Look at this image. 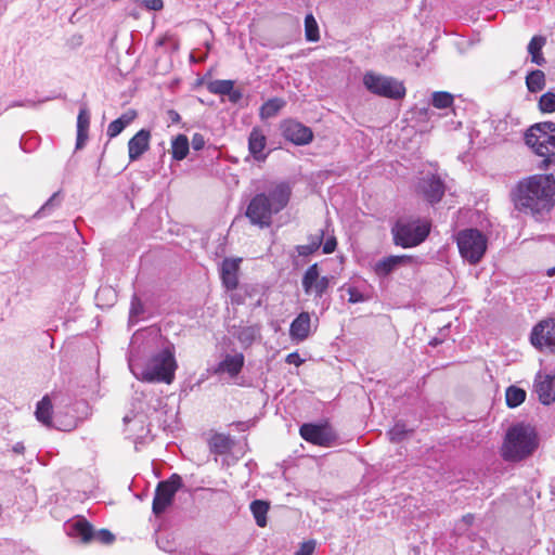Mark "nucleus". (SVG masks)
I'll use <instances>...</instances> for the list:
<instances>
[{"instance_id": "nucleus-26", "label": "nucleus", "mask_w": 555, "mask_h": 555, "mask_svg": "<svg viewBox=\"0 0 555 555\" xmlns=\"http://www.w3.org/2000/svg\"><path fill=\"white\" fill-rule=\"evenodd\" d=\"M234 446V440L224 434H216L209 440L210 451L218 455L228 454Z\"/></svg>"}, {"instance_id": "nucleus-12", "label": "nucleus", "mask_w": 555, "mask_h": 555, "mask_svg": "<svg viewBox=\"0 0 555 555\" xmlns=\"http://www.w3.org/2000/svg\"><path fill=\"white\" fill-rule=\"evenodd\" d=\"M330 283L328 276H320L318 263L309 266L301 279L305 294L313 295L315 298H321L324 295L330 287Z\"/></svg>"}, {"instance_id": "nucleus-47", "label": "nucleus", "mask_w": 555, "mask_h": 555, "mask_svg": "<svg viewBox=\"0 0 555 555\" xmlns=\"http://www.w3.org/2000/svg\"><path fill=\"white\" fill-rule=\"evenodd\" d=\"M192 147L195 151H201L205 146V139L204 135L201 133H194L191 141Z\"/></svg>"}, {"instance_id": "nucleus-16", "label": "nucleus", "mask_w": 555, "mask_h": 555, "mask_svg": "<svg viewBox=\"0 0 555 555\" xmlns=\"http://www.w3.org/2000/svg\"><path fill=\"white\" fill-rule=\"evenodd\" d=\"M412 257L406 255L388 256L373 264V271L378 278H386L396 271L400 266L411 262Z\"/></svg>"}, {"instance_id": "nucleus-48", "label": "nucleus", "mask_w": 555, "mask_h": 555, "mask_svg": "<svg viewBox=\"0 0 555 555\" xmlns=\"http://www.w3.org/2000/svg\"><path fill=\"white\" fill-rule=\"evenodd\" d=\"M228 98H229V101L233 104H236L241 101V99L243 98V93L241 90L238 89H234V86L232 87V90L230 91V93H227Z\"/></svg>"}, {"instance_id": "nucleus-24", "label": "nucleus", "mask_w": 555, "mask_h": 555, "mask_svg": "<svg viewBox=\"0 0 555 555\" xmlns=\"http://www.w3.org/2000/svg\"><path fill=\"white\" fill-rule=\"evenodd\" d=\"M90 125V114L86 106L80 107L77 117V139L76 150H80L85 146L88 140V130Z\"/></svg>"}, {"instance_id": "nucleus-46", "label": "nucleus", "mask_w": 555, "mask_h": 555, "mask_svg": "<svg viewBox=\"0 0 555 555\" xmlns=\"http://www.w3.org/2000/svg\"><path fill=\"white\" fill-rule=\"evenodd\" d=\"M337 247V241L335 236H330L326 238L325 243L322 245V250L324 254H332Z\"/></svg>"}, {"instance_id": "nucleus-9", "label": "nucleus", "mask_w": 555, "mask_h": 555, "mask_svg": "<svg viewBox=\"0 0 555 555\" xmlns=\"http://www.w3.org/2000/svg\"><path fill=\"white\" fill-rule=\"evenodd\" d=\"M182 486V478L178 474H172L169 478L159 481L154 493L153 514L156 516L162 515L172 504L176 493Z\"/></svg>"}, {"instance_id": "nucleus-2", "label": "nucleus", "mask_w": 555, "mask_h": 555, "mask_svg": "<svg viewBox=\"0 0 555 555\" xmlns=\"http://www.w3.org/2000/svg\"><path fill=\"white\" fill-rule=\"evenodd\" d=\"M292 186L286 181L272 185L266 192L255 194L245 210V217L250 224L260 229L269 228L272 217L281 212L289 203Z\"/></svg>"}, {"instance_id": "nucleus-34", "label": "nucleus", "mask_w": 555, "mask_h": 555, "mask_svg": "<svg viewBox=\"0 0 555 555\" xmlns=\"http://www.w3.org/2000/svg\"><path fill=\"white\" fill-rule=\"evenodd\" d=\"M285 101L281 98H272L262 104L260 107L261 118H270L275 116L279 111L285 106Z\"/></svg>"}, {"instance_id": "nucleus-31", "label": "nucleus", "mask_w": 555, "mask_h": 555, "mask_svg": "<svg viewBox=\"0 0 555 555\" xmlns=\"http://www.w3.org/2000/svg\"><path fill=\"white\" fill-rule=\"evenodd\" d=\"M324 238V230H320L319 233L309 236V244L297 245L296 250L299 256L307 257L315 253L322 245Z\"/></svg>"}, {"instance_id": "nucleus-33", "label": "nucleus", "mask_w": 555, "mask_h": 555, "mask_svg": "<svg viewBox=\"0 0 555 555\" xmlns=\"http://www.w3.org/2000/svg\"><path fill=\"white\" fill-rule=\"evenodd\" d=\"M526 399V391L517 386H509L505 391L506 405L511 409L519 406Z\"/></svg>"}, {"instance_id": "nucleus-37", "label": "nucleus", "mask_w": 555, "mask_h": 555, "mask_svg": "<svg viewBox=\"0 0 555 555\" xmlns=\"http://www.w3.org/2000/svg\"><path fill=\"white\" fill-rule=\"evenodd\" d=\"M454 98L447 91H436L431 96V104L434 107L443 109L452 106Z\"/></svg>"}, {"instance_id": "nucleus-20", "label": "nucleus", "mask_w": 555, "mask_h": 555, "mask_svg": "<svg viewBox=\"0 0 555 555\" xmlns=\"http://www.w3.org/2000/svg\"><path fill=\"white\" fill-rule=\"evenodd\" d=\"M311 318L308 312H300L291 323L289 336L295 341H304L309 337Z\"/></svg>"}, {"instance_id": "nucleus-43", "label": "nucleus", "mask_w": 555, "mask_h": 555, "mask_svg": "<svg viewBox=\"0 0 555 555\" xmlns=\"http://www.w3.org/2000/svg\"><path fill=\"white\" fill-rule=\"evenodd\" d=\"M92 540L99 541L103 544H109L115 540V537L109 530L101 529L99 531H94Z\"/></svg>"}, {"instance_id": "nucleus-52", "label": "nucleus", "mask_w": 555, "mask_h": 555, "mask_svg": "<svg viewBox=\"0 0 555 555\" xmlns=\"http://www.w3.org/2000/svg\"><path fill=\"white\" fill-rule=\"evenodd\" d=\"M462 520L466 524V525H472L473 520H474V516L472 514H467L465 516H463Z\"/></svg>"}, {"instance_id": "nucleus-28", "label": "nucleus", "mask_w": 555, "mask_h": 555, "mask_svg": "<svg viewBox=\"0 0 555 555\" xmlns=\"http://www.w3.org/2000/svg\"><path fill=\"white\" fill-rule=\"evenodd\" d=\"M546 43V39L543 36H533L528 44V53L531 55V62L543 66L546 61L543 57L542 49Z\"/></svg>"}, {"instance_id": "nucleus-3", "label": "nucleus", "mask_w": 555, "mask_h": 555, "mask_svg": "<svg viewBox=\"0 0 555 555\" xmlns=\"http://www.w3.org/2000/svg\"><path fill=\"white\" fill-rule=\"evenodd\" d=\"M128 366L133 376L146 383L171 384L178 367L173 347H166L152 354L145 362L133 357L128 358Z\"/></svg>"}, {"instance_id": "nucleus-38", "label": "nucleus", "mask_w": 555, "mask_h": 555, "mask_svg": "<svg viewBox=\"0 0 555 555\" xmlns=\"http://www.w3.org/2000/svg\"><path fill=\"white\" fill-rule=\"evenodd\" d=\"M305 35L306 39L310 42L319 40V27L312 14H308L305 17Z\"/></svg>"}, {"instance_id": "nucleus-54", "label": "nucleus", "mask_w": 555, "mask_h": 555, "mask_svg": "<svg viewBox=\"0 0 555 555\" xmlns=\"http://www.w3.org/2000/svg\"><path fill=\"white\" fill-rule=\"evenodd\" d=\"M430 344H431L433 346H437V345H438V340H437V339H434Z\"/></svg>"}, {"instance_id": "nucleus-53", "label": "nucleus", "mask_w": 555, "mask_h": 555, "mask_svg": "<svg viewBox=\"0 0 555 555\" xmlns=\"http://www.w3.org/2000/svg\"><path fill=\"white\" fill-rule=\"evenodd\" d=\"M547 274H548L550 276H553V275L555 274V267H554V268L548 269Z\"/></svg>"}, {"instance_id": "nucleus-29", "label": "nucleus", "mask_w": 555, "mask_h": 555, "mask_svg": "<svg viewBox=\"0 0 555 555\" xmlns=\"http://www.w3.org/2000/svg\"><path fill=\"white\" fill-rule=\"evenodd\" d=\"M190 150V142L185 134H178L171 142V154L176 160H182L186 157Z\"/></svg>"}, {"instance_id": "nucleus-27", "label": "nucleus", "mask_w": 555, "mask_h": 555, "mask_svg": "<svg viewBox=\"0 0 555 555\" xmlns=\"http://www.w3.org/2000/svg\"><path fill=\"white\" fill-rule=\"evenodd\" d=\"M135 117H137L135 111L130 109V111L124 113L117 119L113 120L107 127L106 133H107L108 138L113 139V138L117 137L118 134H120L124 131V129L133 121V119Z\"/></svg>"}, {"instance_id": "nucleus-45", "label": "nucleus", "mask_w": 555, "mask_h": 555, "mask_svg": "<svg viewBox=\"0 0 555 555\" xmlns=\"http://www.w3.org/2000/svg\"><path fill=\"white\" fill-rule=\"evenodd\" d=\"M139 3L151 11H159L164 7L163 0H139Z\"/></svg>"}, {"instance_id": "nucleus-50", "label": "nucleus", "mask_w": 555, "mask_h": 555, "mask_svg": "<svg viewBox=\"0 0 555 555\" xmlns=\"http://www.w3.org/2000/svg\"><path fill=\"white\" fill-rule=\"evenodd\" d=\"M167 116L171 124H178L181 120L180 114L175 109H169Z\"/></svg>"}, {"instance_id": "nucleus-44", "label": "nucleus", "mask_w": 555, "mask_h": 555, "mask_svg": "<svg viewBox=\"0 0 555 555\" xmlns=\"http://www.w3.org/2000/svg\"><path fill=\"white\" fill-rule=\"evenodd\" d=\"M315 550V541L309 540L300 544L299 548L295 552V555H312Z\"/></svg>"}, {"instance_id": "nucleus-5", "label": "nucleus", "mask_w": 555, "mask_h": 555, "mask_svg": "<svg viewBox=\"0 0 555 555\" xmlns=\"http://www.w3.org/2000/svg\"><path fill=\"white\" fill-rule=\"evenodd\" d=\"M524 139L526 145L542 157L538 166L540 170H547L551 165H555V122L543 121L530 126Z\"/></svg>"}, {"instance_id": "nucleus-1", "label": "nucleus", "mask_w": 555, "mask_h": 555, "mask_svg": "<svg viewBox=\"0 0 555 555\" xmlns=\"http://www.w3.org/2000/svg\"><path fill=\"white\" fill-rule=\"evenodd\" d=\"M515 208L537 221L544 220L555 206V177L533 175L518 182L513 191Z\"/></svg>"}, {"instance_id": "nucleus-35", "label": "nucleus", "mask_w": 555, "mask_h": 555, "mask_svg": "<svg viewBox=\"0 0 555 555\" xmlns=\"http://www.w3.org/2000/svg\"><path fill=\"white\" fill-rule=\"evenodd\" d=\"M526 85L530 92L541 91L545 86V75L540 69L531 70L526 77Z\"/></svg>"}, {"instance_id": "nucleus-49", "label": "nucleus", "mask_w": 555, "mask_h": 555, "mask_svg": "<svg viewBox=\"0 0 555 555\" xmlns=\"http://www.w3.org/2000/svg\"><path fill=\"white\" fill-rule=\"evenodd\" d=\"M286 362L288 364H294L296 366H299L302 363V359H300V357L297 352H292L286 357Z\"/></svg>"}, {"instance_id": "nucleus-19", "label": "nucleus", "mask_w": 555, "mask_h": 555, "mask_svg": "<svg viewBox=\"0 0 555 555\" xmlns=\"http://www.w3.org/2000/svg\"><path fill=\"white\" fill-rule=\"evenodd\" d=\"M244 354L235 353V354H227L222 361H220L217 366L214 369L215 374L227 373L231 377L237 376L243 366H244Z\"/></svg>"}, {"instance_id": "nucleus-4", "label": "nucleus", "mask_w": 555, "mask_h": 555, "mask_svg": "<svg viewBox=\"0 0 555 555\" xmlns=\"http://www.w3.org/2000/svg\"><path fill=\"white\" fill-rule=\"evenodd\" d=\"M539 446L538 434L529 424L517 423L505 435L501 455L505 461L519 462L530 456Z\"/></svg>"}, {"instance_id": "nucleus-8", "label": "nucleus", "mask_w": 555, "mask_h": 555, "mask_svg": "<svg viewBox=\"0 0 555 555\" xmlns=\"http://www.w3.org/2000/svg\"><path fill=\"white\" fill-rule=\"evenodd\" d=\"M363 85L367 91L382 98L400 100L405 95V87L402 81L374 72L364 74Z\"/></svg>"}, {"instance_id": "nucleus-36", "label": "nucleus", "mask_w": 555, "mask_h": 555, "mask_svg": "<svg viewBox=\"0 0 555 555\" xmlns=\"http://www.w3.org/2000/svg\"><path fill=\"white\" fill-rule=\"evenodd\" d=\"M233 86V80L216 79L207 83V90L212 94L227 95V93H230Z\"/></svg>"}, {"instance_id": "nucleus-32", "label": "nucleus", "mask_w": 555, "mask_h": 555, "mask_svg": "<svg viewBox=\"0 0 555 555\" xmlns=\"http://www.w3.org/2000/svg\"><path fill=\"white\" fill-rule=\"evenodd\" d=\"M63 201L61 191L53 193L50 198L40 207V209L34 215L35 218H43L51 215L57 207H60Z\"/></svg>"}, {"instance_id": "nucleus-21", "label": "nucleus", "mask_w": 555, "mask_h": 555, "mask_svg": "<svg viewBox=\"0 0 555 555\" xmlns=\"http://www.w3.org/2000/svg\"><path fill=\"white\" fill-rule=\"evenodd\" d=\"M65 528L68 535L79 538L82 542L92 541L94 535V529L92 525L82 517L67 522Z\"/></svg>"}, {"instance_id": "nucleus-13", "label": "nucleus", "mask_w": 555, "mask_h": 555, "mask_svg": "<svg viewBox=\"0 0 555 555\" xmlns=\"http://www.w3.org/2000/svg\"><path fill=\"white\" fill-rule=\"evenodd\" d=\"M417 192L430 205L439 203L446 192L442 179L435 173L423 176L417 183Z\"/></svg>"}, {"instance_id": "nucleus-42", "label": "nucleus", "mask_w": 555, "mask_h": 555, "mask_svg": "<svg viewBox=\"0 0 555 555\" xmlns=\"http://www.w3.org/2000/svg\"><path fill=\"white\" fill-rule=\"evenodd\" d=\"M144 309H143V304L142 301L140 300V298L137 296V295H133L132 296V299H131V307H130V315H129V319L130 321H137L138 318L143 313Z\"/></svg>"}, {"instance_id": "nucleus-41", "label": "nucleus", "mask_w": 555, "mask_h": 555, "mask_svg": "<svg viewBox=\"0 0 555 555\" xmlns=\"http://www.w3.org/2000/svg\"><path fill=\"white\" fill-rule=\"evenodd\" d=\"M346 292L347 294L349 295L348 297V302L349 304H359V302H364L366 300H369V296H366L365 294H363L358 287L356 286H348L346 288Z\"/></svg>"}, {"instance_id": "nucleus-14", "label": "nucleus", "mask_w": 555, "mask_h": 555, "mask_svg": "<svg viewBox=\"0 0 555 555\" xmlns=\"http://www.w3.org/2000/svg\"><path fill=\"white\" fill-rule=\"evenodd\" d=\"M122 421L126 427L125 431L127 433V436L132 438L134 442L144 439L145 436L150 433L147 416L141 406L138 408V411H131L130 413L126 414Z\"/></svg>"}, {"instance_id": "nucleus-25", "label": "nucleus", "mask_w": 555, "mask_h": 555, "mask_svg": "<svg viewBox=\"0 0 555 555\" xmlns=\"http://www.w3.org/2000/svg\"><path fill=\"white\" fill-rule=\"evenodd\" d=\"M53 405L48 395L43 396L36 405L35 416L38 422L47 427H52Z\"/></svg>"}, {"instance_id": "nucleus-51", "label": "nucleus", "mask_w": 555, "mask_h": 555, "mask_svg": "<svg viewBox=\"0 0 555 555\" xmlns=\"http://www.w3.org/2000/svg\"><path fill=\"white\" fill-rule=\"evenodd\" d=\"M24 449H25V448H24L23 443H21V442H17V443L13 447V451H14L15 453H23Z\"/></svg>"}, {"instance_id": "nucleus-10", "label": "nucleus", "mask_w": 555, "mask_h": 555, "mask_svg": "<svg viewBox=\"0 0 555 555\" xmlns=\"http://www.w3.org/2000/svg\"><path fill=\"white\" fill-rule=\"evenodd\" d=\"M304 440L320 447H331L337 440V434L327 423H305L299 428Z\"/></svg>"}, {"instance_id": "nucleus-6", "label": "nucleus", "mask_w": 555, "mask_h": 555, "mask_svg": "<svg viewBox=\"0 0 555 555\" xmlns=\"http://www.w3.org/2000/svg\"><path fill=\"white\" fill-rule=\"evenodd\" d=\"M430 233V223L421 219H399L391 228L393 243L402 248L422 244Z\"/></svg>"}, {"instance_id": "nucleus-22", "label": "nucleus", "mask_w": 555, "mask_h": 555, "mask_svg": "<svg viewBox=\"0 0 555 555\" xmlns=\"http://www.w3.org/2000/svg\"><path fill=\"white\" fill-rule=\"evenodd\" d=\"M237 271L238 260L227 258L222 261L220 268V276L222 280V284L225 286L227 289L233 291L237 287Z\"/></svg>"}, {"instance_id": "nucleus-40", "label": "nucleus", "mask_w": 555, "mask_h": 555, "mask_svg": "<svg viewBox=\"0 0 555 555\" xmlns=\"http://www.w3.org/2000/svg\"><path fill=\"white\" fill-rule=\"evenodd\" d=\"M539 108L543 113H553L555 112V93L546 92L541 95L539 100Z\"/></svg>"}, {"instance_id": "nucleus-17", "label": "nucleus", "mask_w": 555, "mask_h": 555, "mask_svg": "<svg viewBox=\"0 0 555 555\" xmlns=\"http://www.w3.org/2000/svg\"><path fill=\"white\" fill-rule=\"evenodd\" d=\"M151 131L139 130L128 142L130 162L138 160L150 147Z\"/></svg>"}, {"instance_id": "nucleus-18", "label": "nucleus", "mask_w": 555, "mask_h": 555, "mask_svg": "<svg viewBox=\"0 0 555 555\" xmlns=\"http://www.w3.org/2000/svg\"><path fill=\"white\" fill-rule=\"evenodd\" d=\"M267 138L261 129L253 128L248 135V151L257 162H264L268 157L266 152Z\"/></svg>"}, {"instance_id": "nucleus-7", "label": "nucleus", "mask_w": 555, "mask_h": 555, "mask_svg": "<svg viewBox=\"0 0 555 555\" xmlns=\"http://www.w3.org/2000/svg\"><path fill=\"white\" fill-rule=\"evenodd\" d=\"M455 241L460 255L470 264H477L486 254L488 238L478 229L469 228L459 231Z\"/></svg>"}, {"instance_id": "nucleus-55", "label": "nucleus", "mask_w": 555, "mask_h": 555, "mask_svg": "<svg viewBox=\"0 0 555 555\" xmlns=\"http://www.w3.org/2000/svg\"><path fill=\"white\" fill-rule=\"evenodd\" d=\"M554 551H555V547H554Z\"/></svg>"}, {"instance_id": "nucleus-39", "label": "nucleus", "mask_w": 555, "mask_h": 555, "mask_svg": "<svg viewBox=\"0 0 555 555\" xmlns=\"http://www.w3.org/2000/svg\"><path fill=\"white\" fill-rule=\"evenodd\" d=\"M413 431L406 427L405 423L397 422L393 427L388 431V436L390 441L400 442L402 441L409 433Z\"/></svg>"}, {"instance_id": "nucleus-30", "label": "nucleus", "mask_w": 555, "mask_h": 555, "mask_svg": "<svg viewBox=\"0 0 555 555\" xmlns=\"http://www.w3.org/2000/svg\"><path fill=\"white\" fill-rule=\"evenodd\" d=\"M269 508V503L262 500H254L250 503V512L258 527L263 528L267 526V514Z\"/></svg>"}, {"instance_id": "nucleus-11", "label": "nucleus", "mask_w": 555, "mask_h": 555, "mask_svg": "<svg viewBox=\"0 0 555 555\" xmlns=\"http://www.w3.org/2000/svg\"><path fill=\"white\" fill-rule=\"evenodd\" d=\"M530 341L542 352L555 353V319H545L535 324Z\"/></svg>"}, {"instance_id": "nucleus-23", "label": "nucleus", "mask_w": 555, "mask_h": 555, "mask_svg": "<svg viewBox=\"0 0 555 555\" xmlns=\"http://www.w3.org/2000/svg\"><path fill=\"white\" fill-rule=\"evenodd\" d=\"M260 331L261 328L257 324L237 327L233 326L232 335L240 341L241 346L246 349L260 337Z\"/></svg>"}, {"instance_id": "nucleus-15", "label": "nucleus", "mask_w": 555, "mask_h": 555, "mask_svg": "<svg viewBox=\"0 0 555 555\" xmlns=\"http://www.w3.org/2000/svg\"><path fill=\"white\" fill-rule=\"evenodd\" d=\"M281 130L284 139L295 145H306L313 140V132L311 128L295 119H287L283 121Z\"/></svg>"}]
</instances>
